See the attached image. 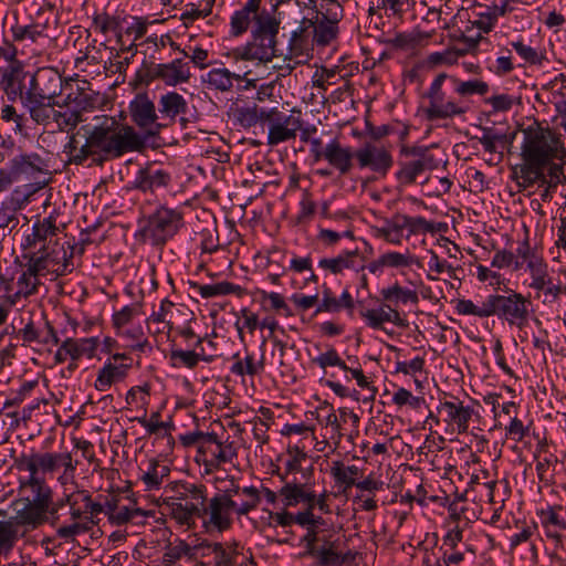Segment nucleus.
Here are the masks:
<instances>
[{
	"mask_svg": "<svg viewBox=\"0 0 566 566\" xmlns=\"http://www.w3.org/2000/svg\"><path fill=\"white\" fill-rule=\"evenodd\" d=\"M12 36L14 41H25L29 40L31 42H36L39 38L43 36V28L41 24H33V22L29 24H21L17 22L12 28Z\"/></svg>",
	"mask_w": 566,
	"mask_h": 566,
	"instance_id": "a18cd8bd",
	"label": "nucleus"
},
{
	"mask_svg": "<svg viewBox=\"0 0 566 566\" xmlns=\"http://www.w3.org/2000/svg\"><path fill=\"white\" fill-rule=\"evenodd\" d=\"M171 182V175L155 165L140 168L134 178L133 188L142 192L155 193L159 189L167 188Z\"/></svg>",
	"mask_w": 566,
	"mask_h": 566,
	"instance_id": "6ab92c4d",
	"label": "nucleus"
},
{
	"mask_svg": "<svg viewBox=\"0 0 566 566\" xmlns=\"http://www.w3.org/2000/svg\"><path fill=\"white\" fill-rule=\"evenodd\" d=\"M451 78L452 75L450 74L439 73L424 94V97L429 101L423 111L428 120L453 118L468 112V106L464 105L463 101L454 97Z\"/></svg>",
	"mask_w": 566,
	"mask_h": 566,
	"instance_id": "423d86ee",
	"label": "nucleus"
},
{
	"mask_svg": "<svg viewBox=\"0 0 566 566\" xmlns=\"http://www.w3.org/2000/svg\"><path fill=\"white\" fill-rule=\"evenodd\" d=\"M234 118L243 128H250L258 124L256 104L253 106L238 107Z\"/></svg>",
	"mask_w": 566,
	"mask_h": 566,
	"instance_id": "13d9d810",
	"label": "nucleus"
},
{
	"mask_svg": "<svg viewBox=\"0 0 566 566\" xmlns=\"http://www.w3.org/2000/svg\"><path fill=\"white\" fill-rule=\"evenodd\" d=\"M302 128V112L293 108L289 115L280 111L279 116L269 127L268 145L276 146L281 143L294 139L296 133Z\"/></svg>",
	"mask_w": 566,
	"mask_h": 566,
	"instance_id": "a211bd4d",
	"label": "nucleus"
},
{
	"mask_svg": "<svg viewBox=\"0 0 566 566\" xmlns=\"http://www.w3.org/2000/svg\"><path fill=\"white\" fill-rule=\"evenodd\" d=\"M463 55L462 51L446 50L443 52H434L428 55L427 63L430 66L438 65H453L458 62L459 57Z\"/></svg>",
	"mask_w": 566,
	"mask_h": 566,
	"instance_id": "5fc2aeb1",
	"label": "nucleus"
},
{
	"mask_svg": "<svg viewBox=\"0 0 566 566\" xmlns=\"http://www.w3.org/2000/svg\"><path fill=\"white\" fill-rule=\"evenodd\" d=\"M53 120L56 123L61 132H70L80 123H83L84 118L75 109H67L64 112L55 111L53 114Z\"/></svg>",
	"mask_w": 566,
	"mask_h": 566,
	"instance_id": "de8ad7c7",
	"label": "nucleus"
},
{
	"mask_svg": "<svg viewBox=\"0 0 566 566\" xmlns=\"http://www.w3.org/2000/svg\"><path fill=\"white\" fill-rule=\"evenodd\" d=\"M159 412H154L150 416V419L147 420L145 417L138 418V422L148 431L149 434L157 433L159 429H165L169 431L174 429V423L171 421L160 422L158 421Z\"/></svg>",
	"mask_w": 566,
	"mask_h": 566,
	"instance_id": "0e129e2a",
	"label": "nucleus"
},
{
	"mask_svg": "<svg viewBox=\"0 0 566 566\" xmlns=\"http://www.w3.org/2000/svg\"><path fill=\"white\" fill-rule=\"evenodd\" d=\"M232 358L235 360L230 368V371L233 375L240 377H253L264 370V354L261 355V358L258 361L254 359L252 354H247L244 358H240V354L235 353Z\"/></svg>",
	"mask_w": 566,
	"mask_h": 566,
	"instance_id": "c9c22d12",
	"label": "nucleus"
},
{
	"mask_svg": "<svg viewBox=\"0 0 566 566\" xmlns=\"http://www.w3.org/2000/svg\"><path fill=\"white\" fill-rule=\"evenodd\" d=\"M22 103L28 108L30 117L35 123L43 125L53 119L54 106L59 105L57 101H48L25 94L22 97Z\"/></svg>",
	"mask_w": 566,
	"mask_h": 566,
	"instance_id": "c756f323",
	"label": "nucleus"
},
{
	"mask_svg": "<svg viewBox=\"0 0 566 566\" xmlns=\"http://www.w3.org/2000/svg\"><path fill=\"white\" fill-rule=\"evenodd\" d=\"M188 112V102L186 98L175 92L169 91L160 95L158 99V113L160 118H168L175 122L178 116H184ZM180 120L185 123V118L180 117Z\"/></svg>",
	"mask_w": 566,
	"mask_h": 566,
	"instance_id": "393cba45",
	"label": "nucleus"
},
{
	"mask_svg": "<svg viewBox=\"0 0 566 566\" xmlns=\"http://www.w3.org/2000/svg\"><path fill=\"white\" fill-rule=\"evenodd\" d=\"M355 159L360 169H369L379 177H385L394 166L390 148L370 142L355 151Z\"/></svg>",
	"mask_w": 566,
	"mask_h": 566,
	"instance_id": "2eb2a0df",
	"label": "nucleus"
},
{
	"mask_svg": "<svg viewBox=\"0 0 566 566\" xmlns=\"http://www.w3.org/2000/svg\"><path fill=\"white\" fill-rule=\"evenodd\" d=\"M170 474V468L155 459L149 461L147 471H145L140 480L146 486V490H157L161 485L165 478Z\"/></svg>",
	"mask_w": 566,
	"mask_h": 566,
	"instance_id": "4c0bfd02",
	"label": "nucleus"
},
{
	"mask_svg": "<svg viewBox=\"0 0 566 566\" xmlns=\"http://www.w3.org/2000/svg\"><path fill=\"white\" fill-rule=\"evenodd\" d=\"M482 130L483 135L481 137H478L480 144L483 146L486 153H496V143L504 142L505 135L494 134L493 129L490 127H483Z\"/></svg>",
	"mask_w": 566,
	"mask_h": 566,
	"instance_id": "e2e57ef3",
	"label": "nucleus"
},
{
	"mask_svg": "<svg viewBox=\"0 0 566 566\" xmlns=\"http://www.w3.org/2000/svg\"><path fill=\"white\" fill-rule=\"evenodd\" d=\"M12 510L13 516L0 521V556L9 555L20 537L36 530V518L32 517L30 509L25 510L19 496L12 502Z\"/></svg>",
	"mask_w": 566,
	"mask_h": 566,
	"instance_id": "9b49d317",
	"label": "nucleus"
},
{
	"mask_svg": "<svg viewBox=\"0 0 566 566\" xmlns=\"http://www.w3.org/2000/svg\"><path fill=\"white\" fill-rule=\"evenodd\" d=\"M63 90V77L53 67L39 69L30 80V85L25 91V95L56 101L55 98L61 95Z\"/></svg>",
	"mask_w": 566,
	"mask_h": 566,
	"instance_id": "f3484780",
	"label": "nucleus"
},
{
	"mask_svg": "<svg viewBox=\"0 0 566 566\" xmlns=\"http://www.w3.org/2000/svg\"><path fill=\"white\" fill-rule=\"evenodd\" d=\"M451 87L454 94L460 97H467L472 95H485L489 92V84L482 80H470L461 81L452 75Z\"/></svg>",
	"mask_w": 566,
	"mask_h": 566,
	"instance_id": "ea45409f",
	"label": "nucleus"
},
{
	"mask_svg": "<svg viewBox=\"0 0 566 566\" xmlns=\"http://www.w3.org/2000/svg\"><path fill=\"white\" fill-rule=\"evenodd\" d=\"M146 76L148 82L161 81L167 86L176 87L188 83L192 73L189 62L175 59L168 63H150Z\"/></svg>",
	"mask_w": 566,
	"mask_h": 566,
	"instance_id": "dca6fc26",
	"label": "nucleus"
},
{
	"mask_svg": "<svg viewBox=\"0 0 566 566\" xmlns=\"http://www.w3.org/2000/svg\"><path fill=\"white\" fill-rule=\"evenodd\" d=\"M306 484L297 483L295 480L285 482V484L281 488L279 494L282 497V501L286 507L296 506L301 502L305 500H310L311 497L307 494Z\"/></svg>",
	"mask_w": 566,
	"mask_h": 566,
	"instance_id": "58836bf2",
	"label": "nucleus"
},
{
	"mask_svg": "<svg viewBox=\"0 0 566 566\" xmlns=\"http://www.w3.org/2000/svg\"><path fill=\"white\" fill-rule=\"evenodd\" d=\"M545 172L549 177V186H558L566 182V175L564 171L563 163L551 160L548 166L545 167Z\"/></svg>",
	"mask_w": 566,
	"mask_h": 566,
	"instance_id": "774afa93",
	"label": "nucleus"
},
{
	"mask_svg": "<svg viewBox=\"0 0 566 566\" xmlns=\"http://www.w3.org/2000/svg\"><path fill=\"white\" fill-rule=\"evenodd\" d=\"M312 33L313 42L318 46H326L334 42L339 34V24L314 14L312 18H304L297 30L292 33L293 43L302 42Z\"/></svg>",
	"mask_w": 566,
	"mask_h": 566,
	"instance_id": "4468645a",
	"label": "nucleus"
},
{
	"mask_svg": "<svg viewBox=\"0 0 566 566\" xmlns=\"http://www.w3.org/2000/svg\"><path fill=\"white\" fill-rule=\"evenodd\" d=\"M262 0H248L242 9L234 11L230 19V34L240 36L250 25L251 40L233 49L227 55L234 61H258L268 63L277 56L276 44L280 20L266 10H260Z\"/></svg>",
	"mask_w": 566,
	"mask_h": 566,
	"instance_id": "f03ea898",
	"label": "nucleus"
},
{
	"mask_svg": "<svg viewBox=\"0 0 566 566\" xmlns=\"http://www.w3.org/2000/svg\"><path fill=\"white\" fill-rule=\"evenodd\" d=\"M335 484L342 488L343 493H346L353 486H356L357 481L363 478V469L355 464L346 465L343 461H333L329 470Z\"/></svg>",
	"mask_w": 566,
	"mask_h": 566,
	"instance_id": "cd10ccee",
	"label": "nucleus"
},
{
	"mask_svg": "<svg viewBox=\"0 0 566 566\" xmlns=\"http://www.w3.org/2000/svg\"><path fill=\"white\" fill-rule=\"evenodd\" d=\"M25 75L22 63H13L1 70L0 86L10 102H15L18 98L22 101L24 97Z\"/></svg>",
	"mask_w": 566,
	"mask_h": 566,
	"instance_id": "4be33fe9",
	"label": "nucleus"
},
{
	"mask_svg": "<svg viewBox=\"0 0 566 566\" xmlns=\"http://www.w3.org/2000/svg\"><path fill=\"white\" fill-rule=\"evenodd\" d=\"M164 505L169 516L188 530L196 527L201 516L202 505L207 502V486L201 483L174 481L165 486Z\"/></svg>",
	"mask_w": 566,
	"mask_h": 566,
	"instance_id": "39448f33",
	"label": "nucleus"
},
{
	"mask_svg": "<svg viewBox=\"0 0 566 566\" xmlns=\"http://www.w3.org/2000/svg\"><path fill=\"white\" fill-rule=\"evenodd\" d=\"M57 213L51 212L42 220L38 219L32 226V233L25 238V247L35 248L38 243L50 244L51 248H57V241L53 238L57 235L60 229L56 224Z\"/></svg>",
	"mask_w": 566,
	"mask_h": 566,
	"instance_id": "412c9836",
	"label": "nucleus"
},
{
	"mask_svg": "<svg viewBox=\"0 0 566 566\" xmlns=\"http://www.w3.org/2000/svg\"><path fill=\"white\" fill-rule=\"evenodd\" d=\"M184 224L182 212L166 206L158 207L140 229V235L153 245H164Z\"/></svg>",
	"mask_w": 566,
	"mask_h": 566,
	"instance_id": "9d476101",
	"label": "nucleus"
},
{
	"mask_svg": "<svg viewBox=\"0 0 566 566\" xmlns=\"http://www.w3.org/2000/svg\"><path fill=\"white\" fill-rule=\"evenodd\" d=\"M539 174L542 176L534 177L533 174H531L530 177L525 175H521V172L516 169H512V179L516 181L517 186L522 189L530 188L537 184L539 187L545 188H556L557 186H549V177L545 172V167L539 168Z\"/></svg>",
	"mask_w": 566,
	"mask_h": 566,
	"instance_id": "49530a36",
	"label": "nucleus"
},
{
	"mask_svg": "<svg viewBox=\"0 0 566 566\" xmlns=\"http://www.w3.org/2000/svg\"><path fill=\"white\" fill-rule=\"evenodd\" d=\"M455 310L460 315H474L478 317H489V296L481 306H476L471 300H458Z\"/></svg>",
	"mask_w": 566,
	"mask_h": 566,
	"instance_id": "8fccbe9b",
	"label": "nucleus"
},
{
	"mask_svg": "<svg viewBox=\"0 0 566 566\" xmlns=\"http://www.w3.org/2000/svg\"><path fill=\"white\" fill-rule=\"evenodd\" d=\"M184 556L193 558L195 555L192 553V548L185 541H180L177 545H169L167 547L164 554V562L168 564H174Z\"/></svg>",
	"mask_w": 566,
	"mask_h": 566,
	"instance_id": "6e6d98bb",
	"label": "nucleus"
},
{
	"mask_svg": "<svg viewBox=\"0 0 566 566\" xmlns=\"http://www.w3.org/2000/svg\"><path fill=\"white\" fill-rule=\"evenodd\" d=\"M310 1L314 3V14L338 24L343 20L344 8L339 1L319 0L318 4L314 0Z\"/></svg>",
	"mask_w": 566,
	"mask_h": 566,
	"instance_id": "a19ab883",
	"label": "nucleus"
},
{
	"mask_svg": "<svg viewBox=\"0 0 566 566\" xmlns=\"http://www.w3.org/2000/svg\"><path fill=\"white\" fill-rule=\"evenodd\" d=\"M249 506L247 503H239L237 499H231V493L224 489L209 500L207 499L202 505L200 518L207 530L224 532L232 526V514L238 517L243 516Z\"/></svg>",
	"mask_w": 566,
	"mask_h": 566,
	"instance_id": "6e6552de",
	"label": "nucleus"
},
{
	"mask_svg": "<svg viewBox=\"0 0 566 566\" xmlns=\"http://www.w3.org/2000/svg\"><path fill=\"white\" fill-rule=\"evenodd\" d=\"M247 74L241 75L226 67H214L207 73L205 83L210 88L224 93L232 90L234 81L242 82Z\"/></svg>",
	"mask_w": 566,
	"mask_h": 566,
	"instance_id": "7c9ffc66",
	"label": "nucleus"
},
{
	"mask_svg": "<svg viewBox=\"0 0 566 566\" xmlns=\"http://www.w3.org/2000/svg\"><path fill=\"white\" fill-rule=\"evenodd\" d=\"M210 444H216L217 450L211 451L213 459L206 462V465L218 468L221 463L232 462L237 458L238 453L233 447V442L223 444L217 439V442H209L207 450H210Z\"/></svg>",
	"mask_w": 566,
	"mask_h": 566,
	"instance_id": "37998d69",
	"label": "nucleus"
},
{
	"mask_svg": "<svg viewBox=\"0 0 566 566\" xmlns=\"http://www.w3.org/2000/svg\"><path fill=\"white\" fill-rule=\"evenodd\" d=\"M76 492L64 494L57 501H53V490L50 488V496L48 501L38 502L36 501V491H32L30 493H25L19 495L20 501L23 503L25 510L30 509L29 512H32V517H35L34 525L36 528L44 524H49L52 527H56L60 522L59 511L63 509L65 505L71 506L72 504H77V501L74 500Z\"/></svg>",
	"mask_w": 566,
	"mask_h": 566,
	"instance_id": "f8f14e48",
	"label": "nucleus"
},
{
	"mask_svg": "<svg viewBox=\"0 0 566 566\" xmlns=\"http://www.w3.org/2000/svg\"><path fill=\"white\" fill-rule=\"evenodd\" d=\"M188 285L193 292L198 293L203 298L228 294H235L241 296L245 292L244 289L240 285L227 281L207 285L199 284L195 281H188Z\"/></svg>",
	"mask_w": 566,
	"mask_h": 566,
	"instance_id": "2f4dec72",
	"label": "nucleus"
},
{
	"mask_svg": "<svg viewBox=\"0 0 566 566\" xmlns=\"http://www.w3.org/2000/svg\"><path fill=\"white\" fill-rule=\"evenodd\" d=\"M526 268L530 271L531 281L551 277L548 273L547 263L544 261L542 256L533 258L532 260H530Z\"/></svg>",
	"mask_w": 566,
	"mask_h": 566,
	"instance_id": "69168bd1",
	"label": "nucleus"
},
{
	"mask_svg": "<svg viewBox=\"0 0 566 566\" xmlns=\"http://www.w3.org/2000/svg\"><path fill=\"white\" fill-rule=\"evenodd\" d=\"M130 368V363H106L98 371L95 388L99 391L107 390L113 384L124 380Z\"/></svg>",
	"mask_w": 566,
	"mask_h": 566,
	"instance_id": "c85d7f7f",
	"label": "nucleus"
},
{
	"mask_svg": "<svg viewBox=\"0 0 566 566\" xmlns=\"http://www.w3.org/2000/svg\"><path fill=\"white\" fill-rule=\"evenodd\" d=\"M227 492L231 493V499H237L239 503H247L250 505L243 515H248L251 511L255 510L261 502L260 491L255 486L241 488L234 479L230 480V485Z\"/></svg>",
	"mask_w": 566,
	"mask_h": 566,
	"instance_id": "72a5a7b5",
	"label": "nucleus"
},
{
	"mask_svg": "<svg viewBox=\"0 0 566 566\" xmlns=\"http://www.w3.org/2000/svg\"><path fill=\"white\" fill-rule=\"evenodd\" d=\"M70 515L73 523L56 526V536L61 539H74L75 536L86 533L91 530V525L97 524L96 521L88 516L84 509H80L76 504L70 506Z\"/></svg>",
	"mask_w": 566,
	"mask_h": 566,
	"instance_id": "5701e85b",
	"label": "nucleus"
},
{
	"mask_svg": "<svg viewBox=\"0 0 566 566\" xmlns=\"http://www.w3.org/2000/svg\"><path fill=\"white\" fill-rule=\"evenodd\" d=\"M564 513L562 505L548 506L546 510L541 511V523L545 527L546 535L548 537L556 539L560 538L558 531L566 530V518Z\"/></svg>",
	"mask_w": 566,
	"mask_h": 566,
	"instance_id": "473e14b6",
	"label": "nucleus"
},
{
	"mask_svg": "<svg viewBox=\"0 0 566 566\" xmlns=\"http://www.w3.org/2000/svg\"><path fill=\"white\" fill-rule=\"evenodd\" d=\"M93 27L96 31L107 34L108 32L119 33L120 22L116 17L107 13L95 14L93 18Z\"/></svg>",
	"mask_w": 566,
	"mask_h": 566,
	"instance_id": "603ef678",
	"label": "nucleus"
},
{
	"mask_svg": "<svg viewBox=\"0 0 566 566\" xmlns=\"http://www.w3.org/2000/svg\"><path fill=\"white\" fill-rule=\"evenodd\" d=\"M523 142L521 145L522 163L512 167L527 177L542 176L541 167H547L551 160H563L566 156L560 134L547 124L534 120L522 129Z\"/></svg>",
	"mask_w": 566,
	"mask_h": 566,
	"instance_id": "7ed1b4c3",
	"label": "nucleus"
},
{
	"mask_svg": "<svg viewBox=\"0 0 566 566\" xmlns=\"http://www.w3.org/2000/svg\"><path fill=\"white\" fill-rule=\"evenodd\" d=\"M40 284V280L35 276L29 275L27 271H24L18 279V286L19 290H21V294H24V298L35 294Z\"/></svg>",
	"mask_w": 566,
	"mask_h": 566,
	"instance_id": "338daca9",
	"label": "nucleus"
},
{
	"mask_svg": "<svg viewBox=\"0 0 566 566\" xmlns=\"http://www.w3.org/2000/svg\"><path fill=\"white\" fill-rule=\"evenodd\" d=\"M9 166L18 180L21 176L31 177L43 172L45 164L39 154L31 153L14 156L10 159Z\"/></svg>",
	"mask_w": 566,
	"mask_h": 566,
	"instance_id": "bb28decb",
	"label": "nucleus"
},
{
	"mask_svg": "<svg viewBox=\"0 0 566 566\" xmlns=\"http://www.w3.org/2000/svg\"><path fill=\"white\" fill-rule=\"evenodd\" d=\"M287 454L290 459L286 462V474L300 472L302 462L307 459V453L298 446H289Z\"/></svg>",
	"mask_w": 566,
	"mask_h": 566,
	"instance_id": "4d7b16f0",
	"label": "nucleus"
},
{
	"mask_svg": "<svg viewBox=\"0 0 566 566\" xmlns=\"http://www.w3.org/2000/svg\"><path fill=\"white\" fill-rule=\"evenodd\" d=\"M146 148V138L133 125L111 115H96L73 134L64 153L69 163L83 165L88 158L102 164Z\"/></svg>",
	"mask_w": 566,
	"mask_h": 566,
	"instance_id": "f257e3e1",
	"label": "nucleus"
},
{
	"mask_svg": "<svg viewBox=\"0 0 566 566\" xmlns=\"http://www.w3.org/2000/svg\"><path fill=\"white\" fill-rule=\"evenodd\" d=\"M381 262L389 268H405L412 264L413 258L399 252H388L381 255Z\"/></svg>",
	"mask_w": 566,
	"mask_h": 566,
	"instance_id": "052dcab7",
	"label": "nucleus"
},
{
	"mask_svg": "<svg viewBox=\"0 0 566 566\" xmlns=\"http://www.w3.org/2000/svg\"><path fill=\"white\" fill-rule=\"evenodd\" d=\"M170 360L174 367H186L193 369L198 366L199 355L191 350L172 349Z\"/></svg>",
	"mask_w": 566,
	"mask_h": 566,
	"instance_id": "3c124183",
	"label": "nucleus"
},
{
	"mask_svg": "<svg viewBox=\"0 0 566 566\" xmlns=\"http://www.w3.org/2000/svg\"><path fill=\"white\" fill-rule=\"evenodd\" d=\"M146 513L142 509H129L127 506L119 507L116 513H112L109 520L117 524L123 525L133 521L137 516H145Z\"/></svg>",
	"mask_w": 566,
	"mask_h": 566,
	"instance_id": "680f3d73",
	"label": "nucleus"
},
{
	"mask_svg": "<svg viewBox=\"0 0 566 566\" xmlns=\"http://www.w3.org/2000/svg\"><path fill=\"white\" fill-rule=\"evenodd\" d=\"M99 94L88 90H77L74 95V109L83 116L84 112H92L98 105Z\"/></svg>",
	"mask_w": 566,
	"mask_h": 566,
	"instance_id": "c03bdc74",
	"label": "nucleus"
},
{
	"mask_svg": "<svg viewBox=\"0 0 566 566\" xmlns=\"http://www.w3.org/2000/svg\"><path fill=\"white\" fill-rule=\"evenodd\" d=\"M128 114L134 127L139 128L147 139L157 137L167 127L159 122V113L146 92L137 93L128 104Z\"/></svg>",
	"mask_w": 566,
	"mask_h": 566,
	"instance_id": "ddd939ff",
	"label": "nucleus"
},
{
	"mask_svg": "<svg viewBox=\"0 0 566 566\" xmlns=\"http://www.w3.org/2000/svg\"><path fill=\"white\" fill-rule=\"evenodd\" d=\"M312 361L323 369L332 366H337L343 370L349 369V367L340 358V356L338 355L337 350L334 347H329L325 353H322L319 356L313 358Z\"/></svg>",
	"mask_w": 566,
	"mask_h": 566,
	"instance_id": "864d4df0",
	"label": "nucleus"
},
{
	"mask_svg": "<svg viewBox=\"0 0 566 566\" xmlns=\"http://www.w3.org/2000/svg\"><path fill=\"white\" fill-rule=\"evenodd\" d=\"M72 459L70 452H31L22 453L14 460L20 471H28L30 475L20 480L18 495L36 491V501H48L50 485L41 474H53Z\"/></svg>",
	"mask_w": 566,
	"mask_h": 566,
	"instance_id": "20e7f679",
	"label": "nucleus"
},
{
	"mask_svg": "<svg viewBox=\"0 0 566 566\" xmlns=\"http://www.w3.org/2000/svg\"><path fill=\"white\" fill-rule=\"evenodd\" d=\"M532 303L523 294L509 290L506 295H489V317L496 316L510 326L523 329L528 325Z\"/></svg>",
	"mask_w": 566,
	"mask_h": 566,
	"instance_id": "1a4fd4ad",
	"label": "nucleus"
},
{
	"mask_svg": "<svg viewBox=\"0 0 566 566\" xmlns=\"http://www.w3.org/2000/svg\"><path fill=\"white\" fill-rule=\"evenodd\" d=\"M511 46L516 53L527 63L532 65H542L545 56L537 52L534 48L524 43L523 40H516L511 42Z\"/></svg>",
	"mask_w": 566,
	"mask_h": 566,
	"instance_id": "09e8293b",
	"label": "nucleus"
},
{
	"mask_svg": "<svg viewBox=\"0 0 566 566\" xmlns=\"http://www.w3.org/2000/svg\"><path fill=\"white\" fill-rule=\"evenodd\" d=\"M358 250L345 251L335 258H323L318 262V266L329 271L332 274H340L346 269H354Z\"/></svg>",
	"mask_w": 566,
	"mask_h": 566,
	"instance_id": "e433bc0d",
	"label": "nucleus"
},
{
	"mask_svg": "<svg viewBox=\"0 0 566 566\" xmlns=\"http://www.w3.org/2000/svg\"><path fill=\"white\" fill-rule=\"evenodd\" d=\"M380 295L385 301V306L390 307V305L397 307L400 303H413L417 304L419 298L418 294L413 290L405 289L400 286L398 283L394 285L382 289L380 291Z\"/></svg>",
	"mask_w": 566,
	"mask_h": 566,
	"instance_id": "f704fd0d",
	"label": "nucleus"
},
{
	"mask_svg": "<svg viewBox=\"0 0 566 566\" xmlns=\"http://www.w3.org/2000/svg\"><path fill=\"white\" fill-rule=\"evenodd\" d=\"M439 412L444 415V422L457 427L458 433H465L469 430V422L474 415L471 406H464L458 397L451 400L440 401Z\"/></svg>",
	"mask_w": 566,
	"mask_h": 566,
	"instance_id": "aec40b11",
	"label": "nucleus"
},
{
	"mask_svg": "<svg viewBox=\"0 0 566 566\" xmlns=\"http://www.w3.org/2000/svg\"><path fill=\"white\" fill-rule=\"evenodd\" d=\"M51 264H59V250L51 248L50 244H43L36 253H32L25 264L29 275H45L50 271Z\"/></svg>",
	"mask_w": 566,
	"mask_h": 566,
	"instance_id": "b1692460",
	"label": "nucleus"
},
{
	"mask_svg": "<svg viewBox=\"0 0 566 566\" xmlns=\"http://www.w3.org/2000/svg\"><path fill=\"white\" fill-rule=\"evenodd\" d=\"M355 151L350 147H343L338 139H333L326 145L325 159L336 168L340 175H347L353 168Z\"/></svg>",
	"mask_w": 566,
	"mask_h": 566,
	"instance_id": "a878e982",
	"label": "nucleus"
},
{
	"mask_svg": "<svg viewBox=\"0 0 566 566\" xmlns=\"http://www.w3.org/2000/svg\"><path fill=\"white\" fill-rule=\"evenodd\" d=\"M437 146H407L401 145L399 170L396 172L397 180L405 186L412 185L426 171L438 169L443 159L438 157L434 150Z\"/></svg>",
	"mask_w": 566,
	"mask_h": 566,
	"instance_id": "0eeeda50",
	"label": "nucleus"
},
{
	"mask_svg": "<svg viewBox=\"0 0 566 566\" xmlns=\"http://www.w3.org/2000/svg\"><path fill=\"white\" fill-rule=\"evenodd\" d=\"M317 566H340V553L336 541L324 539L316 557Z\"/></svg>",
	"mask_w": 566,
	"mask_h": 566,
	"instance_id": "79ce46f5",
	"label": "nucleus"
},
{
	"mask_svg": "<svg viewBox=\"0 0 566 566\" xmlns=\"http://www.w3.org/2000/svg\"><path fill=\"white\" fill-rule=\"evenodd\" d=\"M139 305H127L123 307L120 311L114 313L113 315V325L116 329H120L127 324L130 323L133 317L138 314Z\"/></svg>",
	"mask_w": 566,
	"mask_h": 566,
	"instance_id": "bf43d9fd",
	"label": "nucleus"
}]
</instances>
